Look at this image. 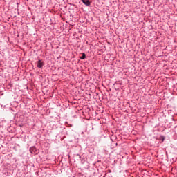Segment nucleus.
Returning a JSON list of instances; mask_svg holds the SVG:
<instances>
[{
  "mask_svg": "<svg viewBox=\"0 0 177 177\" xmlns=\"http://www.w3.org/2000/svg\"><path fill=\"white\" fill-rule=\"evenodd\" d=\"M44 62H42V61H41V59H39L37 62V67L38 68H42V67H44Z\"/></svg>",
  "mask_w": 177,
  "mask_h": 177,
  "instance_id": "nucleus-1",
  "label": "nucleus"
},
{
  "mask_svg": "<svg viewBox=\"0 0 177 177\" xmlns=\"http://www.w3.org/2000/svg\"><path fill=\"white\" fill-rule=\"evenodd\" d=\"M82 2L84 3V5H86V6H91V2L89 0H82Z\"/></svg>",
  "mask_w": 177,
  "mask_h": 177,
  "instance_id": "nucleus-2",
  "label": "nucleus"
},
{
  "mask_svg": "<svg viewBox=\"0 0 177 177\" xmlns=\"http://www.w3.org/2000/svg\"><path fill=\"white\" fill-rule=\"evenodd\" d=\"M35 150H37L35 147H32L30 148V153H35Z\"/></svg>",
  "mask_w": 177,
  "mask_h": 177,
  "instance_id": "nucleus-3",
  "label": "nucleus"
},
{
  "mask_svg": "<svg viewBox=\"0 0 177 177\" xmlns=\"http://www.w3.org/2000/svg\"><path fill=\"white\" fill-rule=\"evenodd\" d=\"M86 55H85V53H82V55L80 57V59H81V60H84V59H85V57H86Z\"/></svg>",
  "mask_w": 177,
  "mask_h": 177,
  "instance_id": "nucleus-4",
  "label": "nucleus"
}]
</instances>
